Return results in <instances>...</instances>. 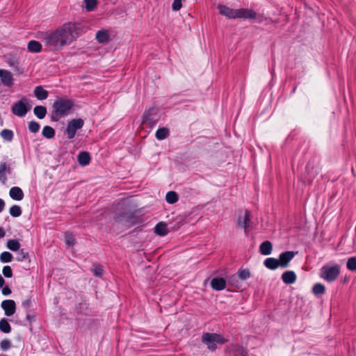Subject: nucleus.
<instances>
[{
    "mask_svg": "<svg viewBox=\"0 0 356 356\" xmlns=\"http://www.w3.org/2000/svg\"><path fill=\"white\" fill-rule=\"evenodd\" d=\"M154 232L161 236H165L168 234L167 225L164 222L158 223L154 228Z\"/></svg>",
    "mask_w": 356,
    "mask_h": 356,
    "instance_id": "nucleus-21",
    "label": "nucleus"
},
{
    "mask_svg": "<svg viewBox=\"0 0 356 356\" xmlns=\"http://www.w3.org/2000/svg\"><path fill=\"white\" fill-rule=\"evenodd\" d=\"M250 212L248 211H245L243 213H242L238 219L237 224L239 227L243 228L245 232L247 231V229L250 226Z\"/></svg>",
    "mask_w": 356,
    "mask_h": 356,
    "instance_id": "nucleus-12",
    "label": "nucleus"
},
{
    "mask_svg": "<svg viewBox=\"0 0 356 356\" xmlns=\"http://www.w3.org/2000/svg\"><path fill=\"white\" fill-rule=\"evenodd\" d=\"M184 0H174L172 4V9L174 11L179 10L182 7V2Z\"/></svg>",
    "mask_w": 356,
    "mask_h": 356,
    "instance_id": "nucleus-41",
    "label": "nucleus"
},
{
    "mask_svg": "<svg viewBox=\"0 0 356 356\" xmlns=\"http://www.w3.org/2000/svg\"><path fill=\"white\" fill-rule=\"evenodd\" d=\"M211 287L216 291H220L225 288L226 282L223 278H213L211 281Z\"/></svg>",
    "mask_w": 356,
    "mask_h": 356,
    "instance_id": "nucleus-14",
    "label": "nucleus"
},
{
    "mask_svg": "<svg viewBox=\"0 0 356 356\" xmlns=\"http://www.w3.org/2000/svg\"><path fill=\"white\" fill-rule=\"evenodd\" d=\"M65 243L69 246H72L74 244V238L72 234H66L65 236Z\"/></svg>",
    "mask_w": 356,
    "mask_h": 356,
    "instance_id": "nucleus-44",
    "label": "nucleus"
},
{
    "mask_svg": "<svg viewBox=\"0 0 356 356\" xmlns=\"http://www.w3.org/2000/svg\"><path fill=\"white\" fill-rule=\"evenodd\" d=\"M93 273L98 277H101L103 273L102 266L99 264H94L92 266Z\"/></svg>",
    "mask_w": 356,
    "mask_h": 356,
    "instance_id": "nucleus-39",
    "label": "nucleus"
},
{
    "mask_svg": "<svg viewBox=\"0 0 356 356\" xmlns=\"http://www.w3.org/2000/svg\"><path fill=\"white\" fill-rule=\"evenodd\" d=\"M165 200L169 204H174L178 200L177 194L174 191L168 192L165 196Z\"/></svg>",
    "mask_w": 356,
    "mask_h": 356,
    "instance_id": "nucleus-29",
    "label": "nucleus"
},
{
    "mask_svg": "<svg viewBox=\"0 0 356 356\" xmlns=\"http://www.w3.org/2000/svg\"><path fill=\"white\" fill-rule=\"evenodd\" d=\"M161 115L158 108L152 107L143 116V124L152 129L160 120Z\"/></svg>",
    "mask_w": 356,
    "mask_h": 356,
    "instance_id": "nucleus-6",
    "label": "nucleus"
},
{
    "mask_svg": "<svg viewBox=\"0 0 356 356\" xmlns=\"http://www.w3.org/2000/svg\"><path fill=\"white\" fill-rule=\"evenodd\" d=\"M27 48L29 51L33 53H38L42 49V45L41 44L35 40H31L27 44Z\"/></svg>",
    "mask_w": 356,
    "mask_h": 356,
    "instance_id": "nucleus-19",
    "label": "nucleus"
},
{
    "mask_svg": "<svg viewBox=\"0 0 356 356\" xmlns=\"http://www.w3.org/2000/svg\"><path fill=\"white\" fill-rule=\"evenodd\" d=\"M7 247L12 251H17L20 248V243L17 240L10 239L7 243Z\"/></svg>",
    "mask_w": 356,
    "mask_h": 356,
    "instance_id": "nucleus-30",
    "label": "nucleus"
},
{
    "mask_svg": "<svg viewBox=\"0 0 356 356\" xmlns=\"http://www.w3.org/2000/svg\"><path fill=\"white\" fill-rule=\"evenodd\" d=\"M42 134L44 137L50 139L54 136L55 131L51 127L45 126L42 129Z\"/></svg>",
    "mask_w": 356,
    "mask_h": 356,
    "instance_id": "nucleus-27",
    "label": "nucleus"
},
{
    "mask_svg": "<svg viewBox=\"0 0 356 356\" xmlns=\"http://www.w3.org/2000/svg\"><path fill=\"white\" fill-rule=\"evenodd\" d=\"M96 39L100 43H106L109 40V34L106 30L102 29L97 32Z\"/></svg>",
    "mask_w": 356,
    "mask_h": 356,
    "instance_id": "nucleus-17",
    "label": "nucleus"
},
{
    "mask_svg": "<svg viewBox=\"0 0 356 356\" xmlns=\"http://www.w3.org/2000/svg\"><path fill=\"white\" fill-rule=\"evenodd\" d=\"M264 265L267 268L270 270H275L280 267L278 259L272 257L267 258L264 261Z\"/></svg>",
    "mask_w": 356,
    "mask_h": 356,
    "instance_id": "nucleus-18",
    "label": "nucleus"
},
{
    "mask_svg": "<svg viewBox=\"0 0 356 356\" xmlns=\"http://www.w3.org/2000/svg\"><path fill=\"white\" fill-rule=\"evenodd\" d=\"M11 347V343L8 339H4L0 343V348L3 351L8 350Z\"/></svg>",
    "mask_w": 356,
    "mask_h": 356,
    "instance_id": "nucleus-40",
    "label": "nucleus"
},
{
    "mask_svg": "<svg viewBox=\"0 0 356 356\" xmlns=\"http://www.w3.org/2000/svg\"><path fill=\"white\" fill-rule=\"evenodd\" d=\"M2 272L6 277H11L13 276V271L9 266H4Z\"/></svg>",
    "mask_w": 356,
    "mask_h": 356,
    "instance_id": "nucleus-42",
    "label": "nucleus"
},
{
    "mask_svg": "<svg viewBox=\"0 0 356 356\" xmlns=\"http://www.w3.org/2000/svg\"><path fill=\"white\" fill-rule=\"evenodd\" d=\"M73 106V102L67 99H59L53 104V119L57 120L60 118L68 114Z\"/></svg>",
    "mask_w": 356,
    "mask_h": 356,
    "instance_id": "nucleus-3",
    "label": "nucleus"
},
{
    "mask_svg": "<svg viewBox=\"0 0 356 356\" xmlns=\"http://www.w3.org/2000/svg\"><path fill=\"white\" fill-rule=\"evenodd\" d=\"M21 256H23V258H25V254L22 251L21 252Z\"/></svg>",
    "mask_w": 356,
    "mask_h": 356,
    "instance_id": "nucleus-50",
    "label": "nucleus"
},
{
    "mask_svg": "<svg viewBox=\"0 0 356 356\" xmlns=\"http://www.w3.org/2000/svg\"><path fill=\"white\" fill-rule=\"evenodd\" d=\"M5 283V281L1 275H0V288H1Z\"/></svg>",
    "mask_w": 356,
    "mask_h": 356,
    "instance_id": "nucleus-47",
    "label": "nucleus"
},
{
    "mask_svg": "<svg viewBox=\"0 0 356 356\" xmlns=\"http://www.w3.org/2000/svg\"><path fill=\"white\" fill-rule=\"evenodd\" d=\"M31 105L26 98H22L19 102L15 103L12 108L13 113L19 117L24 116L30 110Z\"/></svg>",
    "mask_w": 356,
    "mask_h": 356,
    "instance_id": "nucleus-7",
    "label": "nucleus"
},
{
    "mask_svg": "<svg viewBox=\"0 0 356 356\" xmlns=\"http://www.w3.org/2000/svg\"><path fill=\"white\" fill-rule=\"evenodd\" d=\"M5 207V202L3 200L0 198V213L4 209Z\"/></svg>",
    "mask_w": 356,
    "mask_h": 356,
    "instance_id": "nucleus-46",
    "label": "nucleus"
},
{
    "mask_svg": "<svg viewBox=\"0 0 356 356\" xmlns=\"http://www.w3.org/2000/svg\"><path fill=\"white\" fill-rule=\"evenodd\" d=\"M13 255L9 252H3L0 255V260L3 263L11 261Z\"/></svg>",
    "mask_w": 356,
    "mask_h": 356,
    "instance_id": "nucleus-35",
    "label": "nucleus"
},
{
    "mask_svg": "<svg viewBox=\"0 0 356 356\" xmlns=\"http://www.w3.org/2000/svg\"><path fill=\"white\" fill-rule=\"evenodd\" d=\"M33 113L39 119H43L47 114V109L43 106H37L34 108Z\"/></svg>",
    "mask_w": 356,
    "mask_h": 356,
    "instance_id": "nucleus-23",
    "label": "nucleus"
},
{
    "mask_svg": "<svg viewBox=\"0 0 356 356\" xmlns=\"http://www.w3.org/2000/svg\"><path fill=\"white\" fill-rule=\"evenodd\" d=\"M10 197L16 201H20L24 198V193L22 190L17 186L12 187L9 191Z\"/></svg>",
    "mask_w": 356,
    "mask_h": 356,
    "instance_id": "nucleus-13",
    "label": "nucleus"
},
{
    "mask_svg": "<svg viewBox=\"0 0 356 356\" xmlns=\"http://www.w3.org/2000/svg\"><path fill=\"white\" fill-rule=\"evenodd\" d=\"M272 244L269 241L263 242L259 247L260 252L263 255H268L272 252Z\"/></svg>",
    "mask_w": 356,
    "mask_h": 356,
    "instance_id": "nucleus-20",
    "label": "nucleus"
},
{
    "mask_svg": "<svg viewBox=\"0 0 356 356\" xmlns=\"http://www.w3.org/2000/svg\"><path fill=\"white\" fill-rule=\"evenodd\" d=\"M236 356H248V353L243 347H238L235 350Z\"/></svg>",
    "mask_w": 356,
    "mask_h": 356,
    "instance_id": "nucleus-43",
    "label": "nucleus"
},
{
    "mask_svg": "<svg viewBox=\"0 0 356 356\" xmlns=\"http://www.w3.org/2000/svg\"><path fill=\"white\" fill-rule=\"evenodd\" d=\"M282 279L285 284H293L296 280V275L293 271H286L282 274Z\"/></svg>",
    "mask_w": 356,
    "mask_h": 356,
    "instance_id": "nucleus-15",
    "label": "nucleus"
},
{
    "mask_svg": "<svg viewBox=\"0 0 356 356\" xmlns=\"http://www.w3.org/2000/svg\"><path fill=\"white\" fill-rule=\"evenodd\" d=\"M312 292L316 296L323 295L325 292V287L323 284L321 283H316L314 285L312 288Z\"/></svg>",
    "mask_w": 356,
    "mask_h": 356,
    "instance_id": "nucleus-25",
    "label": "nucleus"
},
{
    "mask_svg": "<svg viewBox=\"0 0 356 356\" xmlns=\"http://www.w3.org/2000/svg\"><path fill=\"white\" fill-rule=\"evenodd\" d=\"M295 252L292 251H286L280 254L278 261L280 267L286 268L288 266L290 261L294 257Z\"/></svg>",
    "mask_w": 356,
    "mask_h": 356,
    "instance_id": "nucleus-11",
    "label": "nucleus"
},
{
    "mask_svg": "<svg viewBox=\"0 0 356 356\" xmlns=\"http://www.w3.org/2000/svg\"><path fill=\"white\" fill-rule=\"evenodd\" d=\"M78 161L81 165H88L90 161L89 153L86 152H80L78 155Z\"/></svg>",
    "mask_w": 356,
    "mask_h": 356,
    "instance_id": "nucleus-22",
    "label": "nucleus"
},
{
    "mask_svg": "<svg viewBox=\"0 0 356 356\" xmlns=\"http://www.w3.org/2000/svg\"><path fill=\"white\" fill-rule=\"evenodd\" d=\"M85 8L88 11H92L96 6L97 1L96 0H84Z\"/></svg>",
    "mask_w": 356,
    "mask_h": 356,
    "instance_id": "nucleus-33",
    "label": "nucleus"
},
{
    "mask_svg": "<svg viewBox=\"0 0 356 356\" xmlns=\"http://www.w3.org/2000/svg\"><path fill=\"white\" fill-rule=\"evenodd\" d=\"M0 330L6 334L10 333L11 331L10 325L8 320L4 318L0 320Z\"/></svg>",
    "mask_w": 356,
    "mask_h": 356,
    "instance_id": "nucleus-26",
    "label": "nucleus"
},
{
    "mask_svg": "<svg viewBox=\"0 0 356 356\" xmlns=\"http://www.w3.org/2000/svg\"><path fill=\"white\" fill-rule=\"evenodd\" d=\"M2 293L4 296H8L11 293V290L8 286L3 288L2 289Z\"/></svg>",
    "mask_w": 356,
    "mask_h": 356,
    "instance_id": "nucleus-45",
    "label": "nucleus"
},
{
    "mask_svg": "<svg viewBox=\"0 0 356 356\" xmlns=\"http://www.w3.org/2000/svg\"><path fill=\"white\" fill-rule=\"evenodd\" d=\"M34 95L38 99L44 100L47 98L48 92L40 86L35 88Z\"/></svg>",
    "mask_w": 356,
    "mask_h": 356,
    "instance_id": "nucleus-16",
    "label": "nucleus"
},
{
    "mask_svg": "<svg viewBox=\"0 0 356 356\" xmlns=\"http://www.w3.org/2000/svg\"><path fill=\"white\" fill-rule=\"evenodd\" d=\"M202 341L210 350H215L218 344H223L227 341L221 335L216 333L206 332L202 334Z\"/></svg>",
    "mask_w": 356,
    "mask_h": 356,
    "instance_id": "nucleus-5",
    "label": "nucleus"
},
{
    "mask_svg": "<svg viewBox=\"0 0 356 356\" xmlns=\"http://www.w3.org/2000/svg\"><path fill=\"white\" fill-rule=\"evenodd\" d=\"M10 214L13 217H19L22 214V209L20 207L14 205L10 208Z\"/></svg>",
    "mask_w": 356,
    "mask_h": 356,
    "instance_id": "nucleus-32",
    "label": "nucleus"
},
{
    "mask_svg": "<svg viewBox=\"0 0 356 356\" xmlns=\"http://www.w3.org/2000/svg\"><path fill=\"white\" fill-rule=\"evenodd\" d=\"M254 19H257V22L258 23L264 24L266 25L274 22V21L272 19L266 17L263 15H259L257 16V15L256 14V17Z\"/></svg>",
    "mask_w": 356,
    "mask_h": 356,
    "instance_id": "nucleus-31",
    "label": "nucleus"
},
{
    "mask_svg": "<svg viewBox=\"0 0 356 356\" xmlns=\"http://www.w3.org/2000/svg\"><path fill=\"white\" fill-rule=\"evenodd\" d=\"M1 306L6 316H11L15 313L16 305L13 300H5L2 301Z\"/></svg>",
    "mask_w": 356,
    "mask_h": 356,
    "instance_id": "nucleus-9",
    "label": "nucleus"
},
{
    "mask_svg": "<svg viewBox=\"0 0 356 356\" xmlns=\"http://www.w3.org/2000/svg\"><path fill=\"white\" fill-rule=\"evenodd\" d=\"M217 8L220 15L229 19L241 18L245 19H253V18L256 17V13L252 9H233L222 4L218 5Z\"/></svg>",
    "mask_w": 356,
    "mask_h": 356,
    "instance_id": "nucleus-2",
    "label": "nucleus"
},
{
    "mask_svg": "<svg viewBox=\"0 0 356 356\" xmlns=\"http://www.w3.org/2000/svg\"><path fill=\"white\" fill-rule=\"evenodd\" d=\"M238 275L241 280H245L250 277V273L248 270L241 269L238 272Z\"/></svg>",
    "mask_w": 356,
    "mask_h": 356,
    "instance_id": "nucleus-37",
    "label": "nucleus"
},
{
    "mask_svg": "<svg viewBox=\"0 0 356 356\" xmlns=\"http://www.w3.org/2000/svg\"><path fill=\"white\" fill-rule=\"evenodd\" d=\"M7 169V165L6 163H1L0 164V181L4 182L6 176V171Z\"/></svg>",
    "mask_w": 356,
    "mask_h": 356,
    "instance_id": "nucleus-38",
    "label": "nucleus"
},
{
    "mask_svg": "<svg viewBox=\"0 0 356 356\" xmlns=\"http://www.w3.org/2000/svg\"><path fill=\"white\" fill-rule=\"evenodd\" d=\"M4 234H5V232H4L3 229L1 227H0V238L3 237Z\"/></svg>",
    "mask_w": 356,
    "mask_h": 356,
    "instance_id": "nucleus-48",
    "label": "nucleus"
},
{
    "mask_svg": "<svg viewBox=\"0 0 356 356\" xmlns=\"http://www.w3.org/2000/svg\"><path fill=\"white\" fill-rule=\"evenodd\" d=\"M83 126V120L81 118L74 119L68 122L65 133L69 139L73 138L78 129H80Z\"/></svg>",
    "mask_w": 356,
    "mask_h": 356,
    "instance_id": "nucleus-8",
    "label": "nucleus"
},
{
    "mask_svg": "<svg viewBox=\"0 0 356 356\" xmlns=\"http://www.w3.org/2000/svg\"><path fill=\"white\" fill-rule=\"evenodd\" d=\"M340 273V266L338 264H327L323 266L320 270V277L328 282H332L337 280Z\"/></svg>",
    "mask_w": 356,
    "mask_h": 356,
    "instance_id": "nucleus-4",
    "label": "nucleus"
},
{
    "mask_svg": "<svg viewBox=\"0 0 356 356\" xmlns=\"http://www.w3.org/2000/svg\"><path fill=\"white\" fill-rule=\"evenodd\" d=\"M347 268L351 271H356V257H353L348 259Z\"/></svg>",
    "mask_w": 356,
    "mask_h": 356,
    "instance_id": "nucleus-34",
    "label": "nucleus"
},
{
    "mask_svg": "<svg viewBox=\"0 0 356 356\" xmlns=\"http://www.w3.org/2000/svg\"><path fill=\"white\" fill-rule=\"evenodd\" d=\"M40 125L35 121H31L29 123V129L32 133H36L39 131Z\"/></svg>",
    "mask_w": 356,
    "mask_h": 356,
    "instance_id": "nucleus-36",
    "label": "nucleus"
},
{
    "mask_svg": "<svg viewBox=\"0 0 356 356\" xmlns=\"http://www.w3.org/2000/svg\"><path fill=\"white\" fill-rule=\"evenodd\" d=\"M0 79L2 84L10 87L13 84V74L6 70L0 69Z\"/></svg>",
    "mask_w": 356,
    "mask_h": 356,
    "instance_id": "nucleus-10",
    "label": "nucleus"
},
{
    "mask_svg": "<svg viewBox=\"0 0 356 356\" xmlns=\"http://www.w3.org/2000/svg\"><path fill=\"white\" fill-rule=\"evenodd\" d=\"M169 135V130L165 127L159 128L155 134L156 138L158 140H163Z\"/></svg>",
    "mask_w": 356,
    "mask_h": 356,
    "instance_id": "nucleus-24",
    "label": "nucleus"
},
{
    "mask_svg": "<svg viewBox=\"0 0 356 356\" xmlns=\"http://www.w3.org/2000/svg\"><path fill=\"white\" fill-rule=\"evenodd\" d=\"M80 25L68 22L55 30L43 33L41 40L51 50H60L70 45L79 36Z\"/></svg>",
    "mask_w": 356,
    "mask_h": 356,
    "instance_id": "nucleus-1",
    "label": "nucleus"
},
{
    "mask_svg": "<svg viewBox=\"0 0 356 356\" xmlns=\"http://www.w3.org/2000/svg\"><path fill=\"white\" fill-rule=\"evenodd\" d=\"M21 256H23V258H25V254L22 251L21 252Z\"/></svg>",
    "mask_w": 356,
    "mask_h": 356,
    "instance_id": "nucleus-49",
    "label": "nucleus"
},
{
    "mask_svg": "<svg viewBox=\"0 0 356 356\" xmlns=\"http://www.w3.org/2000/svg\"><path fill=\"white\" fill-rule=\"evenodd\" d=\"M3 139L6 141H11L13 138V132L10 129H3L0 133Z\"/></svg>",
    "mask_w": 356,
    "mask_h": 356,
    "instance_id": "nucleus-28",
    "label": "nucleus"
}]
</instances>
